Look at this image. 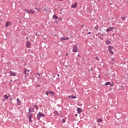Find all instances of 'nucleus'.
<instances>
[{
    "label": "nucleus",
    "instance_id": "f257e3e1",
    "mask_svg": "<svg viewBox=\"0 0 128 128\" xmlns=\"http://www.w3.org/2000/svg\"><path fill=\"white\" fill-rule=\"evenodd\" d=\"M30 70L25 69L24 74H25V78H26V76H28L30 74Z\"/></svg>",
    "mask_w": 128,
    "mask_h": 128
},
{
    "label": "nucleus",
    "instance_id": "f03ea898",
    "mask_svg": "<svg viewBox=\"0 0 128 128\" xmlns=\"http://www.w3.org/2000/svg\"><path fill=\"white\" fill-rule=\"evenodd\" d=\"M40 116L44 118L46 116V115L42 113L39 112L37 116V118H38V120H40Z\"/></svg>",
    "mask_w": 128,
    "mask_h": 128
},
{
    "label": "nucleus",
    "instance_id": "7ed1b4c3",
    "mask_svg": "<svg viewBox=\"0 0 128 128\" xmlns=\"http://www.w3.org/2000/svg\"><path fill=\"white\" fill-rule=\"evenodd\" d=\"M33 116L34 115L30 113H28L27 115L28 118L30 122H32V118Z\"/></svg>",
    "mask_w": 128,
    "mask_h": 128
},
{
    "label": "nucleus",
    "instance_id": "20e7f679",
    "mask_svg": "<svg viewBox=\"0 0 128 128\" xmlns=\"http://www.w3.org/2000/svg\"><path fill=\"white\" fill-rule=\"evenodd\" d=\"M24 12H26L28 14H34V10H24Z\"/></svg>",
    "mask_w": 128,
    "mask_h": 128
},
{
    "label": "nucleus",
    "instance_id": "39448f33",
    "mask_svg": "<svg viewBox=\"0 0 128 128\" xmlns=\"http://www.w3.org/2000/svg\"><path fill=\"white\" fill-rule=\"evenodd\" d=\"M72 52H78V48L76 45H74L73 47Z\"/></svg>",
    "mask_w": 128,
    "mask_h": 128
},
{
    "label": "nucleus",
    "instance_id": "423d86ee",
    "mask_svg": "<svg viewBox=\"0 0 128 128\" xmlns=\"http://www.w3.org/2000/svg\"><path fill=\"white\" fill-rule=\"evenodd\" d=\"M114 28L113 27H109L106 29V32H112V30H114Z\"/></svg>",
    "mask_w": 128,
    "mask_h": 128
},
{
    "label": "nucleus",
    "instance_id": "0eeeda50",
    "mask_svg": "<svg viewBox=\"0 0 128 128\" xmlns=\"http://www.w3.org/2000/svg\"><path fill=\"white\" fill-rule=\"evenodd\" d=\"M30 44H30V42H26V46L27 48H30Z\"/></svg>",
    "mask_w": 128,
    "mask_h": 128
},
{
    "label": "nucleus",
    "instance_id": "6e6552de",
    "mask_svg": "<svg viewBox=\"0 0 128 128\" xmlns=\"http://www.w3.org/2000/svg\"><path fill=\"white\" fill-rule=\"evenodd\" d=\"M77 112H78V114H82V108H77Z\"/></svg>",
    "mask_w": 128,
    "mask_h": 128
},
{
    "label": "nucleus",
    "instance_id": "1a4fd4ad",
    "mask_svg": "<svg viewBox=\"0 0 128 128\" xmlns=\"http://www.w3.org/2000/svg\"><path fill=\"white\" fill-rule=\"evenodd\" d=\"M68 98H71V99H72V98H76V96H74V95H71V96H68Z\"/></svg>",
    "mask_w": 128,
    "mask_h": 128
},
{
    "label": "nucleus",
    "instance_id": "9d476101",
    "mask_svg": "<svg viewBox=\"0 0 128 128\" xmlns=\"http://www.w3.org/2000/svg\"><path fill=\"white\" fill-rule=\"evenodd\" d=\"M10 76H16V73H14V72H13L12 71H10Z\"/></svg>",
    "mask_w": 128,
    "mask_h": 128
},
{
    "label": "nucleus",
    "instance_id": "9b49d317",
    "mask_svg": "<svg viewBox=\"0 0 128 128\" xmlns=\"http://www.w3.org/2000/svg\"><path fill=\"white\" fill-rule=\"evenodd\" d=\"M76 6H78V3L76 2L74 4H72L71 6V8H76Z\"/></svg>",
    "mask_w": 128,
    "mask_h": 128
},
{
    "label": "nucleus",
    "instance_id": "f8f14e48",
    "mask_svg": "<svg viewBox=\"0 0 128 128\" xmlns=\"http://www.w3.org/2000/svg\"><path fill=\"white\" fill-rule=\"evenodd\" d=\"M12 25V22H8L6 23V27L8 28V26H10Z\"/></svg>",
    "mask_w": 128,
    "mask_h": 128
},
{
    "label": "nucleus",
    "instance_id": "ddd939ff",
    "mask_svg": "<svg viewBox=\"0 0 128 128\" xmlns=\"http://www.w3.org/2000/svg\"><path fill=\"white\" fill-rule=\"evenodd\" d=\"M16 102H17V104L18 106H20V98H18L16 99Z\"/></svg>",
    "mask_w": 128,
    "mask_h": 128
},
{
    "label": "nucleus",
    "instance_id": "4468645a",
    "mask_svg": "<svg viewBox=\"0 0 128 128\" xmlns=\"http://www.w3.org/2000/svg\"><path fill=\"white\" fill-rule=\"evenodd\" d=\"M8 98H10V96H8L7 94H5L4 96V98L5 100H8Z\"/></svg>",
    "mask_w": 128,
    "mask_h": 128
},
{
    "label": "nucleus",
    "instance_id": "2eb2a0df",
    "mask_svg": "<svg viewBox=\"0 0 128 128\" xmlns=\"http://www.w3.org/2000/svg\"><path fill=\"white\" fill-rule=\"evenodd\" d=\"M34 109L33 108H29V110H28L30 112H34Z\"/></svg>",
    "mask_w": 128,
    "mask_h": 128
},
{
    "label": "nucleus",
    "instance_id": "dca6fc26",
    "mask_svg": "<svg viewBox=\"0 0 128 128\" xmlns=\"http://www.w3.org/2000/svg\"><path fill=\"white\" fill-rule=\"evenodd\" d=\"M69 40V38H62L60 39V40Z\"/></svg>",
    "mask_w": 128,
    "mask_h": 128
},
{
    "label": "nucleus",
    "instance_id": "f3484780",
    "mask_svg": "<svg viewBox=\"0 0 128 128\" xmlns=\"http://www.w3.org/2000/svg\"><path fill=\"white\" fill-rule=\"evenodd\" d=\"M53 18H54L55 20H58V17L56 15H54Z\"/></svg>",
    "mask_w": 128,
    "mask_h": 128
},
{
    "label": "nucleus",
    "instance_id": "a211bd4d",
    "mask_svg": "<svg viewBox=\"0 0 128 128\" xmlns=\"http://www.w3.org/2000/svg\"><path fill=\"white\" fill-rule=\"evenodd\" d=\"M106 44H110V41L108 40H106Z\"/></svg>",
    "mask_w": 128,
    "mask_h": 128
},
{
    "label": "nucleus",
    "instance_id": "6ab92c4d",
    "mask_svg": "<svg viewBox=\"0 0 128 128\" xmlns=\"http://www.w3.org/2000/svg\"><path fill=\"white\" fill-rule=\"evenodd\" d=\"M97 122H102V118H99L97 120Z\"/></svg>",
    "mask_w": 128,
    "mask_h": 128
},
{
    "label": "nucleus",
    "instance_id": "aec40b11",
    "mask_svg": "<svg viewBox=\"0 0 128 128\" xmlns=\"http://www.w3.org/2000/svg\"><path fill=\"white\" fill-rule=\"evenodd\" d=\"M49 94H52V96H54V93L53 92L50 91L49 92Z\"/></svg>",
    "mask_w": 128,
    "mask_h": 128
},
{
    "label": "nucleus",
    "instance_id": "412c9836",
    "mask_svg": "<svg viewBox=\"0 0 128 128\" xmlns=\"http://www.w3.org/2000/svg\"><path fill=\"white\" fill-rule=\"evenodd\" d=\"M112 48H114V47H112V46H108V50H112Z\"/></svg>",
    "mask_w": 128,
    "mask_h": 128
},
{
    "label": "nucleus",
    "instance_id": "4be33fe9",
    "mask_svg": "<svg viewBox=\"0 0 128 128\" xmlns=\"http://www.w3.org/2000/svg\"><path fill=\"white\" fill-rule=\"evenodd\" d=\"M110 52V54H114V52L112 51V50H108Z\"/></svg>",
    "mask_w": 128,
    "mask_h": 128
},
{
    "label": "nucleus",
    "instance_id": "5701e85b",
    "mask_svg": "<svg viewBox=\"0 0 128 128\" xmlns=\"http://www.w3.org/2000/svg\"><path fill=\"white\" fill-rule=\"evenodd\" d=\"M110 82H106V84H105V86H110Z\"/></svg>",
    "mask_w": 128,
    "mask_h": 128
},
{
    "label": "nucleus",
    "instance_id": "b1692460",
    "mask_svg": "<svg viewBox=\"0 0 128 128\" xmlns=\"http://www.w3.org/2000/svg\"><path fill=\"white\" fill-rule=\"evenodd\" d=\"M94 29L96 30H98V26H96L94 27Z\"/></svg>",
    "mask_w": 128,
    "mask_h": 128
},
{
    "label": "nucleus",
    "instance_id": "393cba45",
    "mask_svg": "<svg viewBox=\"0 0 128 128\" xmlns=\"http://www.w3.org/2000/svg\"><path fill=\"white\" fill-rule=\"evenodd\" d=\"M34 108H36V110H38V106H36V105L34 106Z\"/></svg>",
    "mask_w": 128,
    "mask_h": 128
},
{
    "label": "nucleus",
    "instance_id": "a878e982",
    "mask_svg": "<svg viewBox=\"0 0 128 128\" xmlns=\"http://www.w3.org/2000/svg\"><path fill=\"white\" fill-rule=\"evenodd\" d=\"M121 18L122 20H126V18H124V16L121 17Z\"/></svg>",
    "mask_w": 128,
    "mask_h": 128
},
{
    "label": "nucleus",
    "instance_id": "bb28decb",
    "mask_svg": "<svg viewBox=\"0 0 128 128\" xmlns=\"http://www.w3.org/2000/svg\"><path fill=\"white\" fill-rule=\"evenodd\" d=\"M46 96H48V94H50V92H46Z\"/></svg>",
    "mask_w": 128,
    "mask_h": 128
},
{
    "label": "nucleus",
    "instance_id": "cd10ccee",
    "mask_svg": "<svg viewBox=\"0 0 128 128\" xmlns=\"http://www.w3.org/2000/svg\"><path fill=\"white\" fill-rule=\"evenodd\" d=\"M55 114H58V111L54 112Z\"/></svg>",
    "mask_w": 128,
    "mask_h": 128
},
{
    "label": "nucleus",
    "instance_id": "c85d7f7f",
    "mask_svg": "<svg viewBox=\"0 0 128 128\" xmlns=\"http://www.w3.org/2000/svg\"><path fill=\"white\" fill-rule=\"evenodd\" d=\"M62 122H66V120L63 119V120H62Z\"/></svg>",
    "mask_w": 128,
    "mask_h": 128
},
{
    "label": "nucleus",
    "instance_id": "c756f323",
    "mask_svg": "<svg viewBox=\"0 0 128 128\" xmlns=\"http://www.w3.org/2000/svg\"><path fill=\"white\" fill-rule=\"evenodd\" d=\"M98 38H100V40H104V38L100 36H98Z\"/></svg>",
    "mask_w": 128,
    "mask_h": 128
},
{
    "label": "nucleus",
    "instance_id": "7c9ffc66",
    "mask_svg": "<svg viewBox=\"0 0 128 128\" xmlns=\"http://www.w3.org/2000/svg\"><path fill=\"white\" fill-rule=\"evenodd\" d=\"M110 86H114V82L110 84Z\"/></svg>",
    "mask_w": 128,
    "mask_h": 128
},
{
    "label": "nucleus",
    "instance_id": "2f4dec72",
    "mask_svg": "<svg viewBox=\"0 0 128 128\" xmlns=\"http://www.w3.org/2000/svg\"><path fill=\"white\" fill-rule=\"evenodd\" d=\"M36 74H38V76H40V74H38V73H36Z\"/></svg>",
    "mask_w": 128,
    "mask_h": 128
},
{
    "label": "nucleus",
    "instance_id": "473e14b6",
    "mask_svg": "<svg viewBox=\"0 0 128 128\" xmlns=\"http://www.w3.org/2000/svg\"><path fill=\"white\" fill-rule=\"evenodd\" d=\"M35 10H40V8H35Z\"/></svg>",
    "mask_w": 128,
    "mask_h": 128
},
{
    "label": "nucleus",
    "instance_id": "72a5a7b5",
    "mask_svg": "<svg viewBox=\"0 0 128 128\" xmlns=\"http://www.w3.org/2000/svg\"><path fill=\"white\" fill-rule=\"evenodd\" d=\"M58 20H61V22H62V18H58Z\"/></svg>",
    "mask_w": 128,
    "mask_h": 128
},
{
    "label": "nucleus",
    "instance_id": "f704fd0d",
    "mask_svg": "<svg viewBox=\"0 0 128 128\" xmlns=\"http://www.w3.org/2000/svg\"><path fill=\"white\" fill-rule=\"evenodd\" d=\"M78 56L79 58H80V54H78Z\"/></svg>",
    "mask_w": 128,
    "mask_h": 128
},
{
    "label": "nucleus",
    "instance_id": "c9c22d12",
    "mask_svg": "<svg viewBox=\"0 0 128 128\" xmlns=\"http://www.w3.org/2000/svg\"><path fill=\"white\" fill-rule=\"evenodd\" d=\"M66 56H68V53H67V54H66Z\"/></svg>",
    "mask_w": 128,
    "mask_h": 128
},
{
    "label": "nucleus",
    "instance_id": "e433bc0d",
    "mask_svg": "<svg viewBox=\"0 0 128 128\" xmlns=\"http://www.w3.org/2000/svg\"><path fill=\"white\" fill-rule=\"evenodd\" d=\"M88 34H90V32H88Z\"/></svg>",
    "mask_w": 128,
    "mask_h": 128
},
{
    "label": "nucleus",
    "instance_id": "4c0bfd02",
    "mask_svg": "<svg viewBox=\"0 0 128 128\" xmlns=\"http://www.w3.org/2000/svg\"><path fill=\"white\" fill-rule=\"evenodd\" d=\"M96 60H98V58H96Z\"/></svg>",
    "mask_w": 128,
    "mask_h": 128
},
{
    "label": "nucleus",
    "instance_id": "58836bf2",
    "mask_svg": "<svg viewBox=\"0 0 128 128\" xmlns=\"http://www.w3.org/2000/svg\"><path fill=\"white\" fill-rule=\"evenodd\" d=\"M60 0V2H62V0Z\"/></svg>",
    "mask_w": 128,
    "mask_h": 128
},
{
    "label": "nucleus",
    "instance_id": "ea45409f",
    "mask_svg": "<svg viewBox=\"0 0 128 128\" xmlns=\"http://www.w3.org/2000/svg\"><path fill=\"white\" fill-rule=\"evenodd\" d=\"M78 116V114H75V116Z\"/></svg>",
    "mask_w": 128,
    "mask_h": 128
},
{
    "label": "nucleus",
    "instance_id": "a19ab883",
    "mask_svg": "<svg viewBox=\"0 0 128 128\" xmlns=\"http://www.w3.org/2000/svg\"><path fill=\"white\" fill-rule=\"evenodd\" d=\"M58 76H60V74H58Z\"/></svg>",
    "mask_w": 128,
    "mask_h": 128
},
{
    "label": "nucleus",
    "instance_id": "79ce46f5",
    "mask_svg": "<svg viewBox=\"0 0 128 128\" xmlns=\"http://www.w3.org/2000/svg\"><path fill=\"white\" fill-rule=\"evenodd\" d=\"M112 61H114V59L112 58Z\"/></svg>",
    "mask_w": 128,
    "mask_h": 128
},
{
    "label": "nucleus",
    "instance_id": "37998d69",
    "mask_svg": "<svg viewBox=\"0 0 128 128\" xmlns=\"http://www.w3.org/2000/svg\"><path fill=\"white\" fill-rule=\"evenodd\" d=\"M102 36H104V34H102Z\"/></svg>",
    "mask_w": 128,
    "mask_h": 128
},
{
    "label": "nucleus",
    "instance_id": "c03bdc74",
    "mask_svg": "<svg viewBox=\"0 0 128 128\" xmlns=\"http://www.w3.org/2000/svg\"><path fill=\"white\" fill-rule=\"evenodd\" d=\"M91 71H92V69H91Z\"/></svg>",
    "mask_w": 128,
    "mask_h": 128
}]
</instances>
